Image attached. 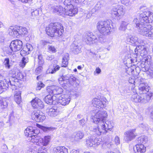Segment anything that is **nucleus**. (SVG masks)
Masks as SVG:
<instances>
[{
    "label": "nucleus",
    "instance_id": "nucleus-5",
    "mask_svg": "<svg viewBox=\"0 0 153 153\" xmlns=\"http://www.w3.org/2000/svg\"><path fill=\"white\" fill-rule=\"evenodd\" d=\"M110 25V21H101L98 22L97 27L100 33L106 35L110 33L111 28Z\"/></svg>",
    "mask_w": 153,
    "mask_h": 153
},
{
    "label": "nucleus",
    "instance_id": "nucleus-49",
    "mask_svg": "<svg viewBox=\"0 0 153 153\" xmlns=\"http://www.w3.org/2000/svg\"><path fill=\"white\" fill-rule=\"evenodd\" d=\"M146 70L149 73V74L151 77H153V66H150L149 68H147Z\"/></svg>",
    "mask_w": 153,
    "mask_h": 153
},
{
    "label": "nucleus",
    "instance_id": "nucleus-7",
    "mask_svg": "<svg viewBox=\"0 0 153 153\" xmlns=\"http://www.w3.org/2000/svg\"><path fill=\"white\" fill-rule=\"evenodd\" d=\"M148 140L147 136H142L138 138L137 141L140 144H137L133 148L134 153H143L146 152V147L143 144H145Z\"/></svg>",
    "mask_w": 153,
    "mask_h": 153
},
{
    "label": "nucleus",
    "instance_id": "nucleus-26",
    "mask_svg": "<svg viewBox=\"0 0 153 153\" xmlns=\"http://www.w3.org/2000/svg\"><path fill=\"white\" fill-rule=\"evenodd\" d=\"M33 47L31 44H27L20 51V54L23 56H26L29 54L30 52L33 50Z\"/></svg>",
    "mask_w": 153,
    "mask_h": 153
},
{
    "label": "nucleus",
    "instance_id": "nucleus-53",
    "mask_svg": "<svg viewBox=\"0 0 153 153\" xmlns=\"http://www.w3.org/2000/svg\"><path fill=\"white\" fill-rule=\"evenodd\" d=\"M121 3L126 6H128L131 4L130 0H121Z\"/></svg>",
    "mask_w": 153,
    "mask_h": 153
},
{
    "label": "nucleus",
    "instance_id": "nucleus-32",
    "mask_svg": "<svg viewBox=\"0 0 153 153\" xmlns=\"http://www.w3.org/2000/svg\"><path fill=\"white\" fill-rule=\"evenodd\" d=\"M21 92L19 91H16L15 92L14 95V100L17 104H19L21 102Z\"/></svg>",
    "mask_w": 153,
    "mask_h": 153
},
{
    "label": "nucleus",
    "instance_id": "nucleus-29",
    "mask_svg": "<svg viewBox=\"0 0 153 153\" xmlns=\"http://www.w3.org/2000/svg\"><path fill=\"white\" fill-rule=\"evenodd\" d=\"M8 101L9 100L6 98L0 97V109L2 111L6 109Z\"/></svg>",
    "mask_w": 153,
    "mask_h": 153
},
{
    "label": "nucleus",
    "instance_id": "nucleus-10",
    "mask_svg": "<svg viewBox=\"0 0 153 153\" xmlns=\"http://www.w3.org/2000/svg\"><path fill=\"white\" fill-rule=\"evenodd\" d=\"M8 30L10 35L16 37L19 35H25L27 33V29L26 28L21 26L11 27Z\"/></svg>",
    "mask_w": 153,
    "mask_h": 153
},
{
    "label": "nucleus",
    "instance_id": "nucleus-33",
    "mask_svg": "<svg viewBox=\"0 0 153 153\" xmlns=\"http://www.w3.org/2000/svg\"><path fill=\"white\" fill-rule=\"evenodd\" d=\"M9 86V85L7 84L6 82H4V81H0V94L5 91L8 88Z\"/></svg>",
    "mask_w": 153,
    "mask_h": 153
},
{
    "label": "nucleus",
    "instance_id": "nucleus-3",
    "mask_svg": "<svg viewBox=\"0 0 153 153\" xmlns=\"http://www.w3.org/2000/svg\"><path fill=\"white\" fill-rule=\"evenodd\" d=\"M135 24L138 32L141 35L150 38L153 37V28L150 25L138 23L137 19L135 18L132 22Z\"/></svg>",
    "mask_w": 153,
    "mask_h": 153
},
{
    "label": "nucleus",
    "instance_id": "nucleus-37",
    "mask_svg": "<svg viewBox=\"0 0 153 153\" xmlns=\"http://www.w3.org/2000/svg\"><path fill=\"white\" fill-rule=\"evenodd\" d=\"M50 138V136H46L43 139L41 138L40 142L42 141L43 146H45L48 144Z\"/></svg>",
    "mask_w": 153,
    "mask_h": 153
},
{
    "label": "nucleus",
    "instance_id": "nucleus-24",
    "mask_svg": "<svg viewBox=\"0 0 153 153\" xmlns=\"http://www.w3.org/2000/svg\"><path fill=\"white\" fill-rule=\"evenodd\" d=\"M84 135L83 132L81 131H78L74 132L70 137L71 139L76 141H79L83 138Z\"/></svg>",
    "mask_w": 153,
    "mask_h": 153
},
{
    "label": "nucleus",
    "instance_id": "nucleus-18",
    "mask_svg": "<svg viewBox=\"0 0 153 153\" xmlns=\"http://www.w3.org/2000/svg\"><path fill=\"white\" fill-rule=\"evenodd\" d=\"M136 129H130L124 133V139L126 142L130 141L134 139L137 135Z\"/></svg>",
    "mask_w": 153,
    "mask_h": 153
},
{
    "label": "nucleus",
    "instance_id": "nucleus-41",
    "mask_svg": "<svg viewBox=\"0 0 153 153\" xmlns=\"http://www.w3.org/2000/svg\"><path fill=\"white\" fill-rule=\"evenodd\" d=\"M45 118L46 117L44 114L40 111L39 114L38 115V117H37L36 121L38 122H42L44 121Z\"/></svg>",
    "mask_w": 153,
    "mask_h": 153
},
{
    "label": "nucleus",
    "instance_id": "nucleus-17",
    "mask_svg": "<svg viewBox=\"0 0 153 153\" xmlns=\"http://www.w3.org/2000/svg\"><path fill=\"white\" fill-rule=\"evenodd\" d=\"M10 47L12 51L16 52L19 51L22 48V42L19 40H15L11 42Z\"/></svg>",
    "mask_w": 153,
    "mask_h": 153
},
{
    "label": "nucleus",
    "instance_id": "nucleus-51",
    "mask_svg": "<svg viewBox=\"0 0 153 153\" xmlns=\"http://www.w3.org/2000/svg\"><path fill=\"white\" fill-rule=\"evenodd\" d=\"M61 146H57L53 148L54 153H61Z\"/></svg>",
    "mask_w": 153,
    "mask_h": 153
},
{
    "label": "nucleus",
    "instance_id": "nucleus-1",
    "mask_svg": "<svg viewBox=\"0 0 153 153\" xmlns=\"http://www.w3.org/2000/svg\"><path fill=\"white\" fill-rule=\"evenodd\" d=\"M91 117L94 123L97 124V126H91L89 129L98 135L106 133L108 130L114 127L113 123L106 120L107 114L105 111L93 110L91 112Z\"/></svg>",
    "mask_w": 153,
    "mask_h": 153
},
{
    "label": "nucleus",
    "instance_id": "nucleus-30",
    "mask_svg": "<svg viewBox=\"0 0 153 153\" xmlns=\"http://www.w3.org/2000/svg\"><path fill=\"white\" fill-rule=\"evenodd\" d=\"M38 134H31L29 137L28 140L33 143H36V144L38 145L39 144V142H40L41 138L38 136Z\"/></svg>",
    "mask_w": 153,
    "mask_h": 153
},
{
    "label": "nucleus",
    "instance_id": "nucleus-9",
    "mask_svg": "<svg viewBox=\"0 0 153 153\" xmlns=\"http://www.w3.org/2000/svg\"><path fill=\"white\" fill-rule=\"evenodd\" d=\"M140 22L137 20L138 23L143 24L149 23L153 21V13L149 11H145L140 15Z\"/></svg>",
    "mask_w": 153,
    "mask_h": 153
},
{
    "label": "nucleus",
    "instance_id": "nucleus-28",
    "mask_svg": "<svg viewBox=\"0 0 153 153\" xmlns=\"http://www.w3.org/2000/svg\"><path fill=\"white\" fill-rule=\"evenodd\" d=\"M71 49L75 54H77L81 52V48L76 42H73L71 45Z\"/></svg>",
    "mask_w": 153,
    "mask_h": 153
},
{
    "label": "nucleus",
    "instance_id": "nucleus-58",
    "mask_svg": "<svg viewBox=\"0 0 153 153\" xmlns=\"http://www.w3.org/2000/svg\"><path fill=\"white\" fill-rule=\"evenodd\" d=\"M128 81L131 84H134V85L136 84V79H134L129 78Z\"/></svg>",
    "mask_w": 153,
    "mask_h": 153
},
{
    "label": "nucleus",
    "instance_id": "nucleus-45",
    "mask_svg": "<svg viewBox=\"0 0 153 153\" xmlns=\"http://www.w3.org/2000/svg\"><path fill=\"white\" fill-rule=\"evenodd\" d=\"M136 84L139 85L142 84H147L145 82V79L140 77H139L136 79Z\"/></svg>",
    "mask_w": 153,
    "mask_h": 153
},
{
    "label": "nucleus",
    "instance_id": "nucleus-47",
    "mask_svg": "<svg viewBox=\"0 0 153 153\" xmlns=\"http://www.w3.org/2000/svg\"><path fill=\"white\" fill-rule=\"evenodd\" d=\"M27 128L29 129V131H28L30 132H31V135L34 134H37L39 133V131L37 129L36 130L33 127H29V128Z\"/></svg>",
    "mask_w": 153,
    "mask_h": 153
},
{
    "label": "nucleus",
    "instance_id": "nucleus-22",
    "mask_svg": "<svg viewBox=\"0 0 153 153\" xmlns=\"http://www.w3.org/2000/svg\"><path fill=\"white\" fill-rule=\"evenodd\" d=\"M31 102L33 107L35 108L40 109L43 108L44 107L43 102L37 97L33 99Z\"/></svg>",
    "mask_w": 153,
    "mask_h": 153
},
{
    "label": "nucleus",
    "instance_id": "nucleus-35",
    "mask_svg": "<svg viewBox=\"0 0 153 153\" xmlns=\"http://www.w3.org/2000/svg\"><path fill=\"white\" fill-rule=\"evenodd\" d=\"M68 54H66L63 57L62 61V67H66L67 66L68 64Z\"/></svg>",
    "mask_w": 153,
    "mask_h": 153
},
{
    "label": "nucleus",
    "instance_id": "nucleus-19",
    "mask_svg": "<svg viewBox=\"0 0 153 153\" xmlns=\"http://www.w3.org/2000/svg\"><path fill=\"white\" fill-rule=\"evenodd\" d=\"M70 99V96L68 95H62L59 97H57L56 102L57 103H60L63 105H65L69 104Z\"/></svg>",
    "mask_w": 153,
    "mask_h": 153
},
{
    "label": "nucleus",
    "instance_id": "nucleus-40",
    "mask_svg": "<svg viewBox=\"0 0 153 153\" xmlns=\"http://www.w3.org/2000/svg\"><path fill=\"white\" fill-rule=\"evenodd\" d=\"M40 111L39 110H34L31 114V116L32 119L36 121V118L39 114Z\"/></svg>",
    "mask_w": 153,
    "mask_h": 153
},
{
    "label": "nucleus",
    "instance_id": "nucleus-31",
    "mask_svg": "<svg viewBox=\"0 0 153 153\" xmlns=\"http://www.w3.org/2000/svg\"><path fill=\"white\" fill-rule=\"evenodd\" d=\"M139 91L142 92L143 94H146L149 90V87L147 84H142L138 86Z\"/></svg>",
    "mask_w": 153,
    "mask_h": 153
},
{
    "label": "nucleus",
    "instance_id": "nucleus-60",
    "mask_svg": "<svg viewBox=\"0 0 153 153\" xmlns=\"http://www.w3.org/2000/svg\"><path fill=\"white\" fill-rule=\"evenodd\" d=\"M29 129L27 128L25 130L24 132L26 136H27L28 137V138L30 136V135L31 134L30 133H29L30 132H29Z\"/></svg>",
    "mask_w": 153,
    "mask_h": 153
},
{
    "label": "nucleus",
    "instance_id": "nucleus-59",
    "mask_svg": "<svg viewBox=\"0 0 153 153\" xmlns=\"http://www.w3.org/2000/svg\"><path fill=\"white\" fill-rule=\"evenodd\" d=\"M54 58V56L53 55H51L48 56L46 57V59L48 60L51 61Z\"/></svg>",
    "mask_w": 153,
    "mask_h": 153
},
{
    "label": "nucleus",
    "instance_id": "nucleus-39",
    "mask_svg": "<svg viewBox=\"0 0 153 153\" xmlns=\"http://www.w3.org/2000/svg\"><path fill=\"white\" fill-rule=\"evenodd\" d=\"M29 62L28 58L27 56L24 57L22 58L21 62H20L19 65L22 68L26 64Z\"/></svg>",
    "mask_w": 153,
    "mask_h": 153
},
{
    "label": "nucleus",
    "instance_id": "nucleus-21",
    "mask_svg": "<svg viewBox=\"0 0 153 153\" xmlns=\"http://www.w3.org/2000/svg\"><path fill=\"white\" fill-rule=\"evenodd\" d=\"M138 45L135 49V52L136 55L139 54L141 56L145 55L147 53L146 48V46L143 44Z\"/></svg>",
    "mask_w": 153,
    "mask_h": 153
},
{
    "label": "nucleus",
    "instance_id": "nucleus-27",
    "mask_svg": "<svg viewBox=\"0 0 153 153\" xmlns=\"http://www.w3.org/2000/svg\"><path fill=\"white\" fill-rule=\"evenodd\" d=\"M57 97L56 96H52L51 94L46 96L44 99V101L47 104L50 105L52 104H56V103Z\"/></svg>",
    "mask_w": 153,
    "mask_h": 153
},
{
    "label": "nucleus",
    "instance_id": "nucleus-11",
    "mask_svg": "<svg viewBox=\"0 0 153 153\" xmlns=\"http://www.w3.org/2000/svg\"><path fill=\"white\" fill-rule=\"evenodd\" d=\"M9 74L12 77L8 80L7 79L4 82H6L7 84L9 85L8 87L10 88L12 90H13L16 89L17 85V81H15V79L17 74L15 70L13 69L9 71Z\"/></svg>",
    "mask_w": 153,
    "mask_h": 153
},
{
    "label": "nucleus",
    "instance_id": "nucleus-54",
    "mask_svg": "<svg viewBox=\"0 0 153 153\" xmlns=\"http://www.w3.org/2000/svg\"><path fill=\"white\" fill-rule=\"evenodd\" d=\"M42 65H39V66L36 68L35 71V73L36 74H39L42 71Z\"/></svg>",
    "mask_w": 153,
    "mask_h": 153
},
{
    "label": "nucleus",
    "instance_id": "nucleus-20",
    "mask_svg": "<svg viewBox=\"0 0 153 153\" xmlns=\"http://www.w3.org/2000/svg\"><path fill=\"white\" fill-rule=\"evenodd\" d=\"M64 16L65 15L73 16L75 15L77 12V8L74 7L73 5H71L70 6H67L65 8H64Z\"/></svg>",
    "mask_w": 153,
    "mask_h": 153
},
{
    "label": "nucleus",
    "instance_id": "nucleus-2",
    "mask_svg": "<svg viewBox=\"0 0 153 153\" xmlns=\"http://www.w3.org/2000/svg\"><path fill=\"white\" fill-rule=\"evenodd\" d=\"M46 31L47 34L52 37H57L61 36L64 31L63 26L60 23H51L47 27Z\"/></svg>",
    "mask_w": 153,
    "mask_h": 153
},
{
    "label": "nucleus",
    "instance_id": "nucleus-42",
    "mask_svg": "<svg viewBox=\"0 0 153 153\" xmlns=\"http://www.w3.org/2000/svg\"><path fill=\"white\" fill-rule=\"evenodd\" d=\"M53 67L54 68L52 70L50 69H48L46 71V73L48 74H54L59 70L60 68V67L58 65H56L55 66H53Z\"/></svg>",
    "mask_w": 153,
    "mask_h": 153
},
{
    "label": "nucleus",
    "instance_id": "nucleus-36",
    "mask_svg": "<svg viewBox=\"0 0 153 153\" xmlns=\"http://www.w3.org/2000/svg\"><path fill=\"white\" fill-rule=\"evenodd\" d=\"M128 22L122 21L119 27V29L122 31H125L127 29V26L128 25Z\"/></svg>",
    "mask_w": 153,
    "mask_h": 153
},
{
    "label": "nucleus",
    "instance_id": "nucleus-61",
    "mask_svg": "<svg viewBox=\"0 0 153 153\" xmlns=\"http://www.w3.org/2000/svg\"><path fill=\"white\" fill-rule=\"evenodd\" d=\"M101 72V70L99 67L97 68L94 72V74L95 75L96 74H99Z\"/></svg>",
    "mask_w": 153,
    "mask_h": 153
},
{
    "label": "nucleus",
    "instance_id": "nucleus-46",
    "mask_svg": "<svg viewBox=\"0 0 153 153\" xmlns=\"http://www.w3.org/2000/svg\"><path fill=\"white\" fill-rule=\"evenodd\" d=\"M3 64L6 68L10 69L11 65H10V60L9 58H5L4 59Z\"/></svg>",
    "mask_w": 153,
    "mask_h": 153
},
{
    "label": "nucleus",
    "instance_id": "nucleus-44",
    "mask_svg": "<svg viewBox=\"0 0 153 153\" xmlns=\"http://www.w3.org/2000/svg\"><path fill=\"white\" fill-rule=\"evenodd\" d=\"M37 126L38 127H39L41 129H42L43 131L45 132H48L50 131H51L53 129V128L51 127H47L41 125H39L37 124Z\"/></svg>",
    "mask_w": 153,
    "mask_h": 153
},
{
    "label": "nucleus",
    "instance_id": "nucleus-8",
    "mask_svg": "<svg viewBox=\"0 0 153 153\" xmlns=\"http://www.w3.org/2000/svg\"><path fill=\"white\" fill-rule=\"evenodd\" d=\"M152 94L151 93H149L147 94H141L140 95L136 94L132 95L131 99L132 101L135 102L145 103L150 100Z\"/></svg>",
    "mask_w": 153,
    "mask_h": 153
},
{
    "label": "nucleus",
    "instance_id": "nucleus-64",
    "mask_svg": "<svg viewBox=\"0 0 153 153\" xmlns=\"http://www.w3.org/2000/svg\"><path fill=\"white\" fill-rule=\"evenodd\" d=\"M139 127L140 128H141L143 129H146V127H147V125L144 123H142L140 124Z\"/></svg>",
    "mask_w": 153,
    "mask_h": 153
},
{
    "label": "nucleus",
    "instance_id": "nucleus-50",
    "mask_svg": "<svg viewBox=\"0 0 153 153\" xmlns=\"http://www.w3.org/2000/svg\"><path fill=\"white\" fill-rule=\"evenodd\" d=\"M38 62L39 65H42L44 63V60L42 59V55H39L38 56Z\"/></svg>",
    "mask_w": 153,
    "mask_h": 153
},
{
    "label": "nucleus",
    "instance_id": "nucleus-56",
    "mask_svg": "<svg viewBox=\"0 0 153 153\" xmlns=\"http://www.w3.org/2000/svg\"><path fill=\"white\" fill-rule=\"evenodd\" d=\"M61 153H68V149L65 146H61Z\"/></svg>",
    "mask_w": 153,
    "mask_h": 153
},
{
    "label": "nucleus",
    "instance_id": "nucleus-4",
    "mask_svg": "<svg viewBox=\"0 0 153 153\" xmlns=\"http://www.w3.org/2000/svg\"><path fill=\"white\" fill-rule=\"evenodd\" d=\"M76 78L73 75H67L60 76L58 79L59 83L65 89L71 87L76 82Z\"/></svg>",
    "mask_w": 153,
    "mask_h": 153
},
{
    "label": "nucleus",
    "instance_id": "nucleus-23",
    "mask_svg": "<svg viewBox=\"0 0 153 153\" xmlns=\"http://www.w3.org/2000/svg\"><path fill=\"white\" fill-rule=\"evenodd\" d=\"M47 114L51 117H55L59 114L60 111L59 108L56 106L49 108L47 110Z\"/></svg>",
    "mask_w": 153,
    "mask_h": 153
},
{
    "label": "nucleus",
    "instance_id": "nucleus-57",
    "mask_svg": "<svg viewBox=\"0 0 153 153\" xmlns=\"http://www.w3.org/2000/svg\"><path fill=\"white\" fill-rule=\"evenodd\" d=\"M101 3L100 2H98L95 6V9L96 10H99L101 7Z\"/></svg>",
    "mask_w": 153,
    "mask_h": 153
},
{
    "label": "nucleus",
    "instance_id": "nucleus-15",
    "mask_svg": "<svg viewBox=\"0 0 153 153\" xmlns=\"http://www.w3.org/2000/svg\"><path fill=\"white\" fill-rule=\"evenodd\" d=\"M126 41L128 42L131 43L134 46H137L139 44H143V41L140 39H139L136 36L131 35H128L126 38Z\"/></svg>",
    "mask_w": 153,
    "mask_h": 153
},
{
    "label": "nucleus",
    "instance_id": "nucleus-13",
    "mask_svg": "<svg viewBox=\"0 0 153 153\" xmlns=\"http://www.w3.org/2000/svg\"><path fill=\"white\" fill-rule=\"evenodd\" d=\"M107 102V100L105 97L102 98L100 99L95 98L92 101V105L94 107L101 109L105 106V104Z\"/></svg>",
    "mask_w": 153,
    "mask_h": 153
},
{
    "label": "nucleus",
    "instance_id": "nucleus-12",
    "mask_svg": "<svg viewBox=\"0 0 153 153\" xmlns=\"http://www.w3.org/2000/svg\"><path fill=\"white\" fill-rule=\"evenodd\" d=\"M125 11L123 5H117L113 6L111 14L113 17H119L120 19L125 14Z\"/></svg>",
    "mask_w": 153,
    "mask_h": 153
},
{
    "label": "nucleus",
    "instance_id": "nucleus-16",
    "mask_svg": "<svg viewBox=\"0 0 153 153\" xmlns=\"http://www.w3.org/2000/svg\"><path fill=\"white\" fill-rule=\"evenodd\" d=\"M47 92L49 94L53 95H59L63 92V89L60 87L56 85H51L47 88Z\"/></svg>",
    "mask_w": 153,
    "mask_h": 153
},
{
    "label": "nucleus",
    "instance_id": "nucleus-14",
    "mask_svg": "<svg viewBox=\"0 0 153 153\" xmlns=\"http://www.w3.org/2000/svg\"><path fill=\"white\" fill-rule=\"evenodd\" d=\"M101 143V141L95 137L91 136L88 137L86 141V144L87 146L93 147L96 148Z\"/></svg>",
    "mask_w": 153,
    "mask_h": 153
},
{
    "label": "nucleus",
    "instance_id": "nucleus-62",
    "mask_svg": "<svg viewBox=\"0 0 153 153\" xmlns=\"http://www.w3.org/2000/svg\"><path fill=\"white\" fill-rule=\"evenodd\" d=\"M114 141L118 145L120 143V139L118 136H116L114 139Z\"/></svg>",
    "mask_w": 153,
    "mask_h": 153
},
{
    "label": "nucleus",
    "instance_id": "nucleus-38",
    "mask_svg": "<svg viewBox=\"0 0 153 153\" xmlns=\"http://www.w3.org/2000/svg\"><path fill=\"white\" fill-rule=\"evenodd\" d=\"M25 73H22L20 72H18L15 78L16 79V81H18V80H21L22 79H25ZM18 82H17V83Z\"/></svg>",
    "mask_w": 153,
    "mask_h": 153
},
{
    "label": "nucleus",
    "instance_id": "nucleus-25",
    "mask_svg": "<svg viewBox=\"0 0 153 153\" xmlns=\"http://www.w3.org/2000/svg\"><path fill=\"white\" fill-rule=\"evenodd\" d=\"M51 6V10L53 13H56L57 14L64 16V9L61 6Z\"/></svg>",
    "mask_w": 153,
    "mask_h": 153
},
{
    "label": "nucleus",
    "instance_id": "nucleus-34",
    "mask_svg": "<svg viewBox=\"0 0 153 153\" xmlns=\"http://www.w3.org/2000/svg\"><path fill=\"white\" fill-rule=\"evenodd\" d=\"M59 4L61 5H64L67 6L73 5L72 3L74 2L73 0H58Z\"/></svg>",
    "mask_w": 153,
    "mask_h": 153
},
{
    "label": "nucleus",
    "instance_id": "nucleus-52",
    "mask_svg": "<svg viewBox=\"0 0 153 153\" xmlns=\"http://www.w3.org/2000/svg\"><path fill=\"white\" fill-rule=\"evenodd\" d=\"M45 85L42 82H39L37 83V85L36 87V90H39L42 88L44 87Z\"/></svg>",
    "mask_w": 153,
    "mask_h": 153
},
{
    "label": "nucleus",
    "instance_id": "nucleus-6",
    "mask_svg": "<svg viewBox=\"0 0 153 153\" xmlns=\"http://www.w3.org/2000/svg\"><path fill=\"white\" fill-rule=\"evenodd\" d=\"M85 38L84 39V41L88 45H90L92 44H97L98 42L101 43H105L106 39L102 36L98 37V39L96 36L93 35L92 33L91 32L86 33L85 35Z\"/></svg>",
    "mask_w": 153,
    "mask_h": 153
},
{
    "label": "nucleus",
    "instance_id": "nucleus-55",
    "mask_svg": "<svg viewBox=\"0 0 153 153\" xmlns=\"http://www.w3.org/2000/svg\"><path fill=\"white\" fill-rule=\"evenodd\" d=\"M45 147H40V148H39V150H39L37 153H46V150H45Z\"/></svg>",
    "mask_w": 153,
    "mask_h": 153
},
{
    "label": "nucleus",
    "instance_id": "nucleus-43",
    "mask_svg": "<svg viewBox=\"0 0 153 153\" xmlns=\"http://www.w3.org/2000/svg\"><path fill=\"white\" fill-rule=\"evenodd\" d=\"M42 11L40 8H38L34 10L33 11L31 12V15L33 18L39 15L40 13H41Z\"/></svg>",
    "mask_w": 153,
    "mask_h": 153
},
{
    "label": "nucleus",
    "instance_id": "nucleus-48",
    "mask_svg": "<svg viewBox=\"0 0 153 153\" xmlns=\"http://www.w3.org/2000/svg\"><path fill=\"white\" fill-rule=\"evenodd\" d=\"M48 50L50 52H51L52 53H55L56 52V49L55 47L51 45H48Z\"/></svg>",
    "mask_w": 153,
    "mask_h": 153
},
{
    "label": "nucleus",
    "instance_id": "nucleus-63",
    "mask_svg": "<svg viewBox=\"0 0 153 153\" xmlns=\"http://www.w3.org/2000/svg\"><path fill=\"white\" fill-rule=\"evenodd\" d=\"M112 144H111V143H106L104 144H103V146H106L108 148L110 149L112 146Z\"/></svg>",
    "mask_w": 153,
    "mask_h": 153
}]
</instances>
